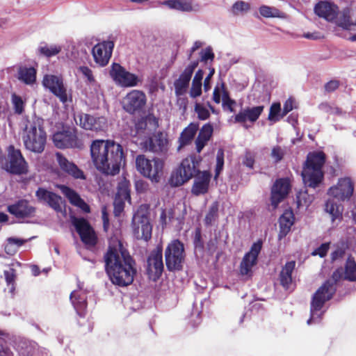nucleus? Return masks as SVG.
I'll return each instance as SVG.
<instances>
[{"label": "nucleus", "instance_id": "nucleus-1", "mask_svg": "<svg viewBox=\"0 0 356 356\" xmlns=\"http://www.w3.org/2000/svg\"><path fill=\"white\" fill-rule=\"evenodd\" d=\"M105 262L106 271L114 284L125 286L133 282L136 274L134 261L120 241L110 243Z\"/></svg>", "mask_w": 356, "mask_h": 356}, {"label": "nucleus", "instance_id": "nucleus-2", "mask_svg": "<svg viewBox=\"0 0 356 356\" xmlns=\"http://www.w3.org/2000/svg\"><path fill=\"white\" fill-rule=\"evenodd\" d=\"M23 141L25 147L34 153H42L47 143V134L44 128L43 119L38 117L28 120L25 129Z\"/></svg>", "mask_w": 356, "mask_h": 356}, {"label": "nucleus", "instance_id": "nucleus-3", "mask_svg": "<svg viewBox=\"0 0 356 356\" xmlns=\"http://www.w3.org/2000/svg\"><path fill=\"white\" fill-rule=\"evenodd\" d=\"M337 273L333 274V280L326 281L314 294L311 302L310 318L307 323L311 325L317 323L321 319L323 314L322 311L324 303L329 300L336 291L335 282L337 280Z\"/></svg>", "mask_w": 356, "mask_h": 356}, {"label": "nucleus", "instance_id": "nucleus-4", "mask_svg": "<svg viewBox=\"0 0 356 356\" xmlns=\"http://www.w3.org/2000/svg\"><path fill=\"white\" fill-rule=\"evenodd\" d=\"M200 157H186L172 172L169 184L173 187L181 186L199 172Z\"/></svg>", "mask_w": 356, "mask_h": 356}, {"label": "nucleus", "instance_id": "nucleus-5", "mask_svg": "<svg viewBox=\"0 0 356 356\" xmlns=\"http://www.w3.org/2000/svg\"><path fill=\"white\" fill-rule=\"evenodd\" d=\"M325 157H307L302 171V177L305 186L318 187L323 180L322 167Z\"/></svg>", "mask_w": 356, "mask_h": 356}, {"label": "nucleus", "instance_id": "nucleus-6", "mask_svg": "<svg viewBox=\"0 0 356 356\" xmlns=\"http://www.w3.org/2000/svg\"><path fill=\"white\" fill-rule=\"evenodd\" d=\"M147 96L143 90H132L122 100L123 110L131 115L142 116L145 115Z\"/></svg>", "mask_w": 356, "mask_h": 356}, {"label": "nucleus", "instance_id": "nucleus-7", "mask_svg": "<svg viewBox=\"0 0 356 356\" xmlns=\"http://www.w3.org/2000/svg\"><path fill=\"white\" fill-rule=\"evenodd\" d=\"M186 258L184 245L178 239L171 241L165 250L167 268L170 271L180 270Z\"/></svg>", "mask_w": 356, "mask_h": 356}, {"label": "nucleus", "instance_id": "nucleus-8", "mask_svg": "<svg viewBox=\"0 0 356 356\" xmlns=\"http://www.w3.org/2000/svg\"><path fill=\"white\" fill-rule=\"evenodd\" d=\"M54 145L59 149H79L84 148V143L77 136V129L75 127H63L62 131L54 133L52 136Z\"/></svg>", "mask_w": 356, "mask_h": 356}, {"label": "nucleus", "instance_id": "nucleus-9", "mask_svg": "<svg viewBox=\"0 0 356 356\" xmlns=\"http://www.w3.org/2000/svg\"><path fill=\"white\" fill-rule=\"evenodd\" d=\"M136 168L145 177L158 182L162 174L164 160L162 157H136Z\"/></svg>", "mask_w": 356, "mask_h": 356}, {"label": "nucleus", "instance_id": "nucleus-10", "mask_svg": "<svg viewBox=\"0 0 356 356\" xmlns=\"http://www.w3.org/2000/svg\"><path fill=\"white\" fill-rule=\"evenodd\" d=\"M148 207H139L133 217L132 224L134 236L138 239L147 241L152 236V227L149 220Z\"/></svg>", "mask_w": 356, "mask_h": 356}, {"label": "nucleus", "instance_id": "nucleus-11", "mask_svg": "<svg viewBox=\"0 0 356 356\" xmlns=\"http://www.w3.org/2000/svg\"><path fill=\"white\" fill-rule=\"evenodd\" d=\"M90 156H124L122 146L113 140L96 139L90 145Z\"/></svg>", "mask_w": 356, "mask_h": 356}, {"label": "nucleus", "instance_id": "nucleus-12", "mask_svg": "<svg viewBox=\"0 0 356 356\" xmlns=\"http://www.w3.org/2000/svg\"><path fill=\"white\" fill-rule=\"evenodd\" d=\"M109 74L115 83L124 88L137 86L142 81L138 75L128 72L117 63L111 65Z\"/></svg>", "mask_w": 356, "mask_h": 356}, {"label": "nucleus", "instance_id": "nucleus-13", "mask_svg": "<svg viewBox=\"0 0 356 356\" xmlns=\"http://www.w3.org/2000/svg\"><path fill=\"white\" fill-rule=\"evenodd\" d=\"M74 120L82 129L92 131H104L108 127V121L104 116H94L88 113H79Z\"/></svg>", "mask_w": 356, "mask_h": 356}, {"label": "nucleus", "instance_id": "nucleus-14", "mask_svg": "<svg viewBox=\"0 0 356 356\" xmlns=\"http://www.w3.org/2000/svg\"><path fill=\"white\" fill-rule=\"evenodd\" d=\"M354 191V184L350 177L339 179L337 184L331 186L327 194L339 201L348 200Z\"/></svg>", "mask_w": 356, "mask_h": 356}, {"label": "nucleus", "instance_id": "nucleus-15", "mask_svg": "<svg viewBox=\"0 0 356 356\" xmlns=\"http://www.w3.org/2000/svg\"><path fill=\"white\" fill-rule=\"evenodd\" d=\"M42 84L56 96L62 103L64 104L67 102V90L61 78L53 74H46L43 77Z\"/></svg>", "mask_w": 356, "mask_h": 356}, {"label": "nucleus", "instance_id": "nucleus-16", "mask_svg": "<svg viewBox=\"0 0 356 356\" xmlns=\"http://www.w3.org/2000/svg\"><path fill=\"white\" fill-rule=\"evenodd\" d=\"M198 64L199 60H197L191 62L180 74L179 78L174 81L176 96L179 97L186 92L192 75Z\"/></svg>", "mask_w": 356, "mask_h": 356}, {"label": "nucleus", "instance_id": "nucleus-17", "mask_svg": "<svg viewBox=\"0 0 356 356\" xmlns=\"http://www.w3.org/2000/svg\"><path fill=\"white\" fill-rule=\"evenodd\" d=\"M72 224L79 233L83 243L88 248L93 247L97 243V236L89 225L83 218H74Z\"/></svg>", "mask_w": 356, "mask_h": 356}, {"label": "nucleus", "instance_id": "nucleus-18", "mask_svg": "<svg viewBox=\"0 0 356 356\" xmlns=\"http://www.w3.org/2000/svg\"><path fill=\"white\" fill-rule=\"evenodd\" d=\"M113 48L114 42L109 40L103 41L95 44L92 49L95 63L99 66H106L112 56Z\"/></svg>", "mask_w": 356, "mask_h": 356}, {"label": "nucleus", "instance_id": "nucleus-19", "mask_svg": "<svg viewBox=\"0 0 356 356\" xmlns=\"http://www.w3.org/2000/svg\"><path fill=\"white\" fill-rule=\"evenodd\" d=\"M122 157H92L97 169L102 173L115 175L120 171Z\"/></svg>", "mask_w": 356, "mask_h": 356}, {"label": "nucleus", "instance_id": "nucleus-20", "mask_svg": "<svg viewBox=\"0 0 356 356\" xmlns=\"http://www.w3.org/2000/svg\"><path fill=\"white\" fill-rule=\"evenodd\" d=\"M262 248V242L257 241L251 246L250 251L245 254L241 263L240 271L243 275H250L252 268L256 265L257 257Z\"/></svg>", "mask_w": 356, "mask_h": 356}, {"label": "nucleus", "instance_id": "nucleus-21", "mask_svg": "<svg viewBox=\"0 0 356 356\" xmlns=\"http://www.w3.org/2000/svg\"><path fill=\"white\" fill-rule=\"evenodd\" d=\"M163 270V254L161 249L151 252L147 259V271L150 279L156 280Z\"/></svg>", "mask_w": 356, "mask_h": 356}, {"label": "nucleus", "instance_id": "nucleus-22", "mask_svg": "<svg viewBox=\"0 0 356 356\" xmlns=\"http://www.w3.org/2000/svg\"><path fill=\"white\" fill-rule=\"evenodd\" d=\"M264 106L259 105L257 106H247L241 109L236 115L234 116V122L245 124L246 122L254 123L259 118L264 112Z\"/></svg>", "mask_w": 356, "mask_h": 356}, {"label": "nucleus", "instance_id": "nucleus-23", "mask_svg": "<svg viewBox=\"0 0 356 356\" xmlns=\"http://www.w3.org/2000/svg\"><path fill=\"white\" fill-rule=\"evenodd\" d=\"M314 13L319 17L333 22L339 13V7L327 1H320L314 6Z\"/></svg>", "mask_w": 356, "mask_h": 356}, {"label": "nucleus", "instance_id": "nucleus-24", "mask_svg": "<svg viewBox=\"0 0 356 356\" xmlns=\"http://www.w3.org/2000/svg\"><path fill=\"white\" fill-rule=\"evenodd\" d=\"M211 174L207 171H199L195 175L191 188V193L196 195H204L209 191Z\"/></svg>", "mask_w": 356, "mask_h": 356}, {"label": "nucleus", "instance_id": "nucleus-25", "mask_svg": "<svg viewBox=\"0 0 356 356\" xmlns=\"http://www.w3.org/2000/svg\"><path fill=\"white\" fill-rule=\"evenodd\" d=\"M291 185L288 179H280L274 184L271 191L272 204L276 207L289 194Z\"/></svg>", "mask_w": 356, "mask_h": 356}, {"label": "nucleus", "instance_id": "nucleus-26", "mask_svg": "<svg viewBox=\"0 0 356 356\" xmlns=\"http://www.w3.org/2000/svg\"><path fill=\"white\" fill-rule=\"evenodd\" d=\"M167 145L168 139L166 136L161 131L155 133L145 143V148L155 153L162 152L165 149Z\"/></svg>", "mask_w": 356, "mask_h": 356}, {"label": "nucleus", "instance_id": "nucleus-27", "mask_svg": "<svg viewBox=\"0 0 356 356\" xmlns=\"http://www.w3.org/2000/svg\"><path fill=\"white\" fill-rule=\"evenodd\" d=\"M57 187L72 205L79 207L86 213L90 212L89 206L81 198L80 195L75 191L64 185H58Z\"/></svg>", "mask_w": 356, "mask_h": 356}, {"label": "nucleus", "instance_id": "nucleus-28", "mask_svg": "<svg viewBox=\"0 0 356 356\" xmlns=\"http://www.w3.org/2000/svg\"><path fill=\"white\" fill-rule=\"evenodd\" d=\"M36 196L39 200L46 202L49 207L55 211H62L63 201L62 198L56 194L43 188H39L36 191Z\"/></svg>", "mask_w": 356, "mask_h": 356}, {"label": "nucleus", "instance_id": "nucleus-29", "mask_svg": "<svg viewBox=\"0 0 356 356\" xmlns=\"http://www.w3.org/2000/svg\"><path fill=\"white\" fill-rule=\"evenodd\" d=\"M8 211L19 218L29 217L33 215L35 209L26 200H20L8 207Z\"/></svg>", "mask_w": 356, "mask_h": 356}, {"label": "nucleus", "instance_id": "nucleus-30", "mask_svg": "<svg viewBox=\"0 0 356 356\" xmlns=\"http://www.w3.org/2000/svg\"><path fill=\"white\" fill-rule=\"evenodd\" d=\"M70 300L77 314L84 316L87 307L86 293L81 290H75L71 293Z\"/></svg>", "mask_w": 356, "mask_h": 356}, {"label": "nucleus", "instance_id": "nucleus-31", "mask_svg": "<svg viewBox=\"0 0 356 356\" xmlns=\"http://www.w3.org/2000/svg\"><path fill=\"white\" fill-rule=\"evenodd\" d=\"M58 162L60 168L74 179H86V177L74 163L70 162L66 157H58Z\"/></svg>", "mask_w": 356, "mask_h": 356}, {"label": "nucleus", "instance_id": "nucleus-32", "mask_svg": "<svg viewBox=\"0 0 356 356\" xmlns=\"http://www.w3.org/2000/svg\"><path fill=\"white\" fill-rule=\"evenodd\" d=\"M294 223V216L291 210H286L280 218V239L284 237Z\"/></svg>", "mask_w": 356, "mask_h": 356}, {"label": "nucleus", "instance_id": "nucleus-33", "mask_svg": "<svg viewBox=\"0 0 356 356\" xmlns=\"http://www.w3.org/2000/svg\"><path fill=\"white\" fill-rule=\"evenodd\" d=\"M198 129L199 124L197 123L191 122L182 131L179 138V149L189 144L192 141Z\"/></svg>", "mask_w": 356, "mask_h": 356}, {"label": "nucleus", "instance_id": "nucleus-34", "mask_svg": "<svg viewBox=\"0 0 356 356\" xmlns=\"http://www.w3.org/2000/svg\"><path fill=\"white\" fill-rule=\"evenodd\" d=\"M296 262L294 261H291L287 262L284 266L282 268L280 274V279L281 284L285 289H289V286L292 282V273L295 268Z\"/></svg>", "mask_w": 356, "mask_h": 356}, {"label": "nucleus", "instance_id": "nucleus-35", "mask_svg": "<svg viewBox=\"0 0 356 356\" xmlns=\"http://www.w3.org/2000/svg\"><path fill=\"white\" fill-rule=\"evenodd\" d=\"M27 163L24 157H11L7 170L13 174H24L27 172Z\"/></svg>", "mask_w": 356, "mask_h": 356}, {"label": "nucleus", "instance_id": "nucleus-36", "mask_svg": "<svg viewBox=\"0 0 356 356\" xmlns=\"http://www.w3.org/2000/svg\"><path fill=\"white\" fill-rule=\"evenodd\" d=\"M334 20L337 25L344 30L350 31L352 26H356V23L352 22L350 11L348 8L343 9L341 13H338Z\"/></svg>", "mask_w": 356, "mask_h": 356}, {"label": "nucleus", "instance_id": "nucleus-37", "mask_svg": "<svg viewBox=\"0 0 356 356\" xmlns=\"http://www.w3.org/2000/svg\"><path fill=\"white\" fill-rule=\"evenodd\" d=\"M325 211L328 213L332 218V221L334 222L336 220L340 222L342 218L343 207L341 205L337 204L332 200H328L325 203Z\"/></svg>", "mask_w": 356, "mask_h": 356}, {"label": "nucleus", "instance_id": "nucleus-38", "mask_svg": "<svg viewBox=\"0 0 356 356\" xmlns=\"http://www.w3.org/2000/svg\"><path fill=\"white\" fill-rule=\"evenodd\" d=\"M163 4L170 9L182 12H191L193 10L192 2L187 0H165Z\"/></svg>", "mask_w": 356, "mask_h": 356}, {"label": "nucleus", "instance_id": "nucleus-39", "mask_svg": "<svg viewBox=\"0 0 356 356\" xmlns=\"http://www.w3.org/2000/svg\"><path fill=\"white\" fill-rule=\"evenodd\" d=\"M204 71L201 69H199L192 81V86L190 90V96L191 97L195 98L199 97L202 94V81L204 76Z\"/></svg>", "mask_w": 356, "mask_h": 356}, {"label": "nucleus", "instance_id": "nucleus-40", "mask_svg": "<svg viewBox=\"0 0 356 356\" xmlns=\"http://www.w3.org/2000/svg\"><path fill=\"white\" fill-rule=\"evenodd\" d=\"M19 79L26 84H32L36 79V70L33 67H22L19 69Z\"/></svg>", "mask_w": 356, "mask_h": 356}, {"label": "nucleus", "instance_id": "nucleus-41", "mask_svg": "<svg viewBox=\"0 0 356 356\" xmlns=\"http://www.w3.org/2000/svg\"><path fill=\"white\" fill-rule=\"evenodd\" d=\"M26 241L17 238H8L5 245V251L9 255L15 254L18 248L22 246Z\"/></svg>", "mask_w": 356, "mask_h": 356}, {"label": "nucleus", "instance_id": "nucleus-42", "mask_svg": "<svg viewBox=\"0 0 356 356\" xmlns=\"http://www.w3.org/2000/svg\"><path fill=\"white\" fill-rule=\"evenodd\" d=\"M259 13L264 17H283L284 13L275 7L262 6L259 8Z\"/></svg>", "mask_w": 356, "mask_h": 356}, {"label": "nucleus", "instance_id": "nucleus-43", "mask_svg": "<svg viewBox=\"0 0 356 356\" xmlns=\"http://www.w3.org/2000/svg\"><path fill=\"white\" fill-rule=\"evenodd\" d=\"M282 112L281 109V104L280 102H274L271 104L269 110L268 120L276 122L283 117H281L280 113Z\"/></svg>", "mask_w": 356, "mask_h": 356}, {"label": "nucleus", "instance_id": "nucleus-44", "mask_svg": "<svg viewBox=\"0 0 356 356\" xmlns=\"http://www.w3.org/2000/svg\"><path fill=\"white\" fill-rule=\"evenodd\" d=\"M346 277L350 280H356V264L353 259L348 258L346 266Z\"/></svg>", "mask_w": 356, "mask_h": 356}, {"label": "nucleus", "instance_id": "nucleus-45", "mask_svg": "<svg viewBox=\"0 0 356 356\" xmlns=\"http://www.w3.org/2000/svg\"><path fill=\"white\" fill-rule=\"evenodd\" d=\"M38 50L41 54L49 58L57 55L61 51V47L57 45L48 46L46 44L40 47Z\"/></svg>", "mask_w": 356, "mask_h": 356}, {"label": "nucleus", "instance_id": "nucleus-46", "mask_svg": "<svg viewBox=\"0 0 356 356\" xmlns=\"http://www.w3.org/2000/svg\"><path fill=\"white\" fill-rule=\"evenodd\" d=\"M5 280L7 283L8 289L10 293H13L15 291V279L16 277L15 272L13 268L4 271Z\"/></svg>", "mask_w": 356, "mask_h": 356}, {"label": "nucleus", "instance_id": "nucleus-47", "mask_svg": "<svg viewBox=\"0 0 356 356\" xmlns=\"http://www.w3.org/2000/svg\"><path fill=\"white\" fill-rule=\"evenodd\" d=\"M194 111L200 120H206L210 118L209 110L200 103H195Z\"/></svg>", "mask_w": 356, "mask_h": 356}, {"label": "nucleus", "instance_id": "nucleus-48", "mask_svg": "<svg viewBox=\"0 0 356 356\" xmlns=\"http://www.w3.org/2000/svg\"><path fill=\"white\" fill-rule=\"evenodd\" d=\"M314 197L307 191H301L297 195V203L299 207H308L313 201Z\"/></svg>", "mask_w": 356, "mask_h": 356}, {"label": "nucleus", "instance_id": "nucleus-49", "mask_svg": "<svg viewBox=\"0 0 356 356\" xmlns=\"http://www.w3.org/2000/svg\"><path fill=\"white\" fill-rule=\"evenodd\" d=\"M12 103L13 109L17 114H22L24 111V102L22 97L16 94L12 95Z\"/></svg>", "mask_w": 356, "mask_h": 356}, {"label": "nucleus", "instance_id": "nucleus-50", "mask_svg": "<svg viewBox=\"0 0 356 356\" xmlns=\"http://www.w3.org/2000/svg\"><path fill=\"white\" fill-rule=\"evenodd\" d=\"M250 8V6L248 3L243 1H238L233 4L232 10L234 15H238L239 13L248 11Z\"/></svg>", "mask_w": 356, "mask_h": 356}, {"label": "nucleus", "instance_id": "nucleus-51", "mask_svg": "<svg viewBox=\"0 0 356 356\" xmlns=\"http://www.w3.org/2000/svg\"><path fill=\"white\" fill-rule=\"evenodd\" d=\"M213 132V127L211 123L204 124L200 129L197 136L210 140Z\"/></svg>", "mask_w": 356, "mask_h": 356}, {"label": "nucleus", "instance_id": "nucleus-52", "mask_svg": "<svg viewBox=\"0 0 356 356\" xmlns=\"http://www.w3.org/2000/svg\"><path fill=\"white\" fill-rule=\"evenodd\" d=\"M200 61L204 63H207L209 60L213 61L215 57L213 50L210 47L202 49L200 52Z\"/></svg>", "mask_w": 356, "mask_h": 356}, {"label": "nucleus", "instance_id": "nucleus-53", "mask_svg": "<svg viewBox=\"0 0 356 356\" xmlns=\"http://www.w3.org/2000/svg\"><path fill=\"white\" fill-rule=\"evenodd\" d=\"M340 86V81L337 79H332L330 81L327 82L324 88L325 90L327 92H334L336 90L339 88Z\"/></svg>", "mask_w": 356, "mask_h": 356}, {"label": "nucleus", "instance_id": "nucleus-54", "mask_svg": "<svg viewBox=\"0 0 356 356\" xmlns=\"http://www.w3.org/2000/svg\"><path fill=\"white\" fill-rule=\"evenodd\" d=\"M329 245L330 244L327 243L322 244L312 252V254L319 255L321 257H325L329 250Z\"/></svg>", "mask_w": 356, "mask_h": 356}, {"label": "nucleus", "instance_id": "nucleus-55", "mask_svg": "<svg viewBox=\"0 0 356 356\" xmlns=\"http://www.w3.org/2000/svg\"><path fill=\"white\" fill-rule=\"evenodd\" d=\"M79 71L81 72L83 74V75L87 78L89 82L95 81V78L93 76L92 72L88 67H79Z\"/></svg>", "mask_w": 356, "mask_h": 356}, {"label": "nucleus", "instance_id": "nucleus-56", "mask_svg": "<svg viewBox=\"0 0 356 356\" xmlns=\"http://www.w3.org/2000/svg\"><path fill=\"white\" fill-rule=\"evenodd\" d=\"M293 100L291 98H289L284 104L282 112L281 113V117L285 116L288 114L291 111L293 110Z\"/></svg>", "mask_w": 356, "mask_h": 356}, {"label": "nucleus", "instance_id": "nucleus-57", "mask_svg": "<svg viewBox=\"0 0 356 356\" xmlns=\"http://www.w3.org/2000/svg\"><path fill=\"white\" fill-rule=\"evenodd\" d=\"M236 102L234 99H231L229 101H226L225 102H222V107L224 111H227L229 113H234L235 111L234 106H236Z\"/></svg>", "mask_w": 356, "mask_h": 356}, {"label": "nucleus", "instance_id": "nucleus-58", "mask_svg": "<svg viewBox=\"0 0 356 356\" xmlns=\"http://www.w3.org/2000/svg\"><path fill=\"white\" fill-rule=\"evenodd\" d=\"M209 140L200 136H197L195 140L196 150L197 153H200L202 149L205 147Z\"/></svg>", "mask_w": 356, "mask_h": 356}, {"label": "nucleus", "instance_id": "nucleus-59", "mask_svg": "<svg viewBox=\"0 0 356 356\" xmlns=\"http://www.w3.org/2000/svg\"><path fill=\"white\" fill-rule=\"evenodd\" d=\"M224 165V160L223 157H217L216 159V169H215V176L214 179H216L219 175L220 174L221 171L222 170Z\"/></svg>", "mask_w": 356, "mask_h": 356}, {"label": "nucleus", "instance_id": "nucleus-60", "mask_svg": "<svg viewBox=\"0 0 356 356\" xmlns=\"http://www.w3.org/2000/svg\"><path fill=\"white\" fill-rule=\"evenodd\" d=\"M217 209L214 207H211L209 213L205 217V222L207 224H211L216 216Z\"/></svg>", "mask_w": 356, "mask_h": 356}, {"label": "nucleus", "instance_id": "nucleus-61", "mask_svg": "<svg viewBox=\"0 0 356 356\" xmlns=\"http://www.w3.org/2000/svg\"><path fill=\"white\" fill-rule=\"evenodd\" d=\"M124 203L117 197L114 201V213L116 216L119 215L123 210Z\"/></svg>", "mask_w": 356, "mask_h": 356}, {"label": "nucleus", "instance_id": "nucleus-62", "mask_svg": "<svg viewBox=\"0 0 356 356\" xmlns=\"http://www.w3.org/2000/svg\"><path fill=\"white\" fill-rule=\"evenodd\" d=\"M214 73H215V69L211 68L209 74L207 76V77L205 78V79L204 81V88L205 91H207L210 89V88H211L210 81H211V77L214 74Z\"/></svg>", "mask_w": 356, "mask_h": 356}, {"label": "nucleus", "instance_id": "nucleus-63", "mask_svg": "<svg viewBox=\"0 0 356 356\" xmlns=\"http://www.w3.org/2000/svg\"><path fill=\"white\" fill-rule=\"evenodd\" d=\"M143 115L140 116V118L138 119L137 122L136 123V129H145L147 127V117Z\"/></svg>", "mask_w": 356, "mask_h": 356}, {"label": "nucleus", "instance_id": "nucleus-64", "mask_svg": "<svg viewBox=\"0 0 356 356\" xmlns=\"http://www.w3.org/2000/svg\"><path fill=\"white\" fill-rule=\"evenodd\" d=\"M221 90H222V102H225L226 101H229L232 99L229 96V92L227 90L225 83L222 82L221 83Z\"/></svg>", "mask_w": 356, "mask_h": 356}]
</instances>
